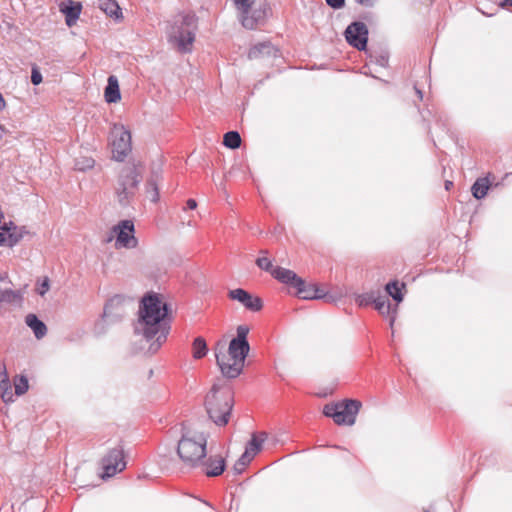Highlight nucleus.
I'll return each instance as SVG.
<instances>
[{"instance_id": "6e6552de", "label": "nucleus", "mask_w": 512, "mask_h": 512, "mask_svg": "<svg viewBox=\"0 0 512 512\" xmlns=\"http://www.w3.org/2000/svg\"><path fill=\"white\" fill-rule=\"evenodd\" d=\"M238 17L242 25L247 29H254L265 19V10L254 7L256 0H233Z\"/></svg>"}, {"instance_id": "de8ad7c7", "label": "nucleus", "mask_w": 512, "mask_h": 512, "mask_svg": "<svg viewBox=\"0 0 512 512\" xmlns=\"http://www.w3.org/2000/svg\"><path fill=\"white\" fill-rule=\"evenodd\" d=\"M4 131V127L0 124V139L2 138Z\"/></svg>"}, {"instance_id": "f3484780", "label": "nucleus", "mask_w": 512, "mask_h": 512, "mask_svg": "<svg viewBox=\"0 0 512 512\" xmlns=\"http://www.w3.org/2000/svg\"><path fill=\"white\" fill-rule=\"evenodd\" d=\"M294 288L297 295L305 300L322 299L325 297V292L322 289L315 284H307L302 278L298 280Z\"/></svg>"}, {"instance_id": "37998d69", "label": "nucleus", "mask_w": 512, "mask_h": 512, "mask_svg": "<svg viewBox=\"0 0 512 512\" xmlns=\"http://www.w3.org/2000/svg\"><path fill=\"white\" fill-rule=\"evenodd\" d=\"M186 204H187V208L191 209V210H193L197 207V202L194 199H188Z\"/></svg>"}, {"instance_id": "c85d7f7f", "label": "nucleus", "mask_w": 512, "mask_h": 512, "mask_svg": "<svg viewBox=\"0 0 512 512\" xmlns=\"http://www.w3.org/2000/svg\"><path fill=\"white\" fill-rule=\"evenodd\" d=\"M99 7L110 17L117 19L122 15L121 9L115 0H101Z\"/></svg>"}, {"instance_id": "f704fd0d", "label": "nucleus", "mask_w": 512, "mask_h": 512, "mask_svg": "<svg viewBox=\"0 0 512 512\" xmlns=\"http://www.w3.org/2000/svg\"><path fill=\"white\" fill-rule=\"evenodd\" d=\"M376 292L371 291L368 293L359 294L356 297V303L359 306H367L369 304H372L374 301V295Z\"/></svg>"}, {"instance_id": "f257e3e1", "label": "nucleus", "mask_w": 512, "mask_h": 512, "mask_svg": "<svg viewBox=\"0 0 512 512\" xmlns=\"http://www.w3.org/2000/svg\"><path fill=\"white\" fill-rule=\"evenodd\" d=\"M139 317L134 326L135 334L142 336L150 345L147 354L156 353L166 341L170 331L167 319L168 305L158 294H148L141 300Z\"/></svg>"}, {"instance_id": "7c9ffc66", "label": "nucleus", "mask_w": 512, "mask_h": 512, "mask_svg": "<svg viewBox=\"0 0 512 512\" xmlns=\"http://www.w3.org/2000/svg\"><path fill=\"white\" fill-rule=\"evenodd\" d=\"M266 439V434L261 433L259 435L253 434L251 440L248 442L245 451L253 453L255 456L262 448V444Z\"/></svg>"}, {"instance_id": "b1692460", "label": "nucleus", "mask_w": 512, "mask_h": 512, "mask_svg": "<svg viewBox=\"0 0 512 512\" xmlns=\"http://www.w3.org/2000/svg\"><path fill=\"white\" fill-rule=\"evenodd\" d=\"M25 322L27 326L32 329L37 339H41L46 335V325L40 319H38L35 314H28L26 316Z\"/></svg>"}, {"instance_id": "4be33fe9", "label": "nucleus", "mask_w": 512, "mask_h": 512, "mask_svg": "<svg viewBox=\"0 0 512 512\" xmlns=\"http://www.w3.org/2000/svg\"><path fill=\"white\" fill-rule=\"evenodd\" d=\"M277 49L270 42H263L253 46L249 53V59L276 56Z\"/></svg>"}, {"instance_id": "2f4dec72", "label": "nucleus", "mask_w": 512, "mask_h": 512, "mask_svg": "<svg viewBox=\"0 0 512 512\" xmlns=\"http://www.w3.org/2000/svg\"><path fill=\"white\" fill-rule=\"evenodd\" d=\"M223 144L230 149H237L241 145V137L237 131H229L224 135Z\"/></svg>"}, {"instance_id": "a18cd8bd", "label": "nucleus", "mask_w": 512, "mask_h": 512, "mask_svg": "<svg viewBox=\"0 0 512 512\" xmlns=\"http://www.w3.org/2000/svg\"><path fill=\"white\" fill-rule=\"evenodd\" d=\"M451 186H452V182H451V181H446V183H445V188H446L447 190H449Z\"/></svg>"}, {"instance_id": "20e7f679", "label": "nucleus", "mask_w": 512, "mask_h": 512, "mask_svg": "<svg viewBox=\"0 0 512 512\" xmlns=\"http://www.w3.org/2000/svg\"><path fill=\"white\" fill-rule=\"evenodd\" d=\"M207 438L203 433L184 434L178 442L177 454L189 468H198L207 456Z\"/></svg>"}, {"instance_id": "79ce46f5", "label": "nucleus", "mask_w": 512, "mask_h": 512, "mask_svg": "<svg viewBox=\"0 0 512 512\" xmlns=\"http://www.w3.org/2000/svg\"><path fill=\"white\" fill-rule=\"evenodd\" d=\"M358 4L365 7H372L376 3L377 0H355Z\"/></svg>"}, {"instance_id": "9d476101", "label": "nucleus", "mask_w": 512, "mask_h": 512, "mask_svg": "<svg viewBox=\"0 0 512 512\" xmlns=\"http://www.w3.org/2000/svg\"><path fill=\"white\" fill-rule=\"evenodd\" d=\"M112 234L115 235V247L120 248H134L137 246V239L134 236V224L130 220H123L115 225L112 229Z\"/></svg>"}, {"instance_id": "f03ea898", "label": "nucleus", "mask_w": 512, "mask_h": 512, "mask_svg": "<svg viewBox=\"0 0 512 512\" xmlns=\"http://www.w3.org/2000/svg\"><path fill=\"white\" fill-rule=\"evenodd\" d=\"M249 328L246 325L237 327V336L233 338L225 352V341H218L215 345V357L221 373L226 378L238 377L244 368L245 359L250 351L247 341Z\"/></svg>"}, {"instance_id": "dca6fc26", "label": "nucleus", "mask_w": 512, "mask_h": 512, "mask_svg": "<svg viewBox=\"0 0 512 512\" xmlns=\"http://www.w3.org/2000/svg\"><path fill=\"white\" fill-rule=\"evenodd\" d=\"M225 467L226 464L224 457L221 455H211L208 458L205 457L199 468L206 476L217 477L224 472Z\"/></svg>"}, {"instance_id": "412c9836", "label": "nucleus", "mask_w": 512, "mask_h": 512, "mask_svg": "<svg viewBox=\"0 0 512 512\" xmlns=\"http://www.w3.org/2000/svg\"><path fill=\"white\" fill-rule=\"evenodd\" d=\"M272 276L279 282L289 285L293 288L298 283V280H300V277L295 272L279 266H276L272 270Z\"/></svg>"}, {"instance_id": "0eeeda50", "label": "nucleus", "mask_w": 512, "mask_h": 512, "mask_svg": "<svg viewBox=\"0 0 512 512\" xmlns=\"http://www.w3.org/2000/svg\"><path fill=\"white\" fill-rule=\"evenodd\" d=\"M362 404L358 400L346 399L336 403H329L323 407V414L334 420L337 425H354L356 416Z\"/></svg>"}, {"instance_id": "473e14b6", "label": "nucleus", "mask_w": 512, "mask_h": 512, "mask_svg": "<svg viewBox=\"0 0 512 512\" xmlns=\"http://www.w3.org/2000/svg\"><path fill=\"white\" fill-rule=\"evenodd\" d=\"M13 383L15 388V394L17 396L25 394L29 388L28 379L24 375L16 376L14 378Z\"/></svg>"}, {"instance_id": "9b49d317", "label": "nucleus", "mask_w": 512, "mask_h": 512, "mask_svg": "<svg viewBox=\"0 0 512 512\" xmlns=\"http://www.w3.org/2000/svg\"><path fill=\"white\" fill-rule=\"evenodd\" d=\"M128 304L129 302L120 295L112 297L104 307L103 319L107 323H114L121 320L127 313Z\"/></svg>"}, {"instance_id": "58836bf2", "label": "nucleus", "mask_w": 512, "mask_h": 512, "mask_svg": "<svg viewBox=\"0 0 512 512\" xmlns=\"http://www.w3.org/2000/svg\"><path fill=\"white\" fill-rule=\"evenodd\" d=\"M253 458V453H248L247 451H244V453L240 456L238 461H240V464H244L247 466L252 461Z\"/></svg>"}, {"instance_id": "f8f14e48", "label": "nucleus", "mask_w": 512, "mask_h": 512, "mask_svg": "<svg viewBox=\"0 0 512 512\" xmlns=\"http://www.w3.org/2000/svg\"><path fill=\"white\" fill-rule=\"evenodd\" d=\"M346 41L358 50H365L368 41V29L363 22H353L345 30Z\"/></svg>"}, {"instance_id": "e433bc0d", "label": "nucleus", "mask_w": 512, "mask_h": 512, "mask_svg": "<svg viewBox=\"0 0 512 512\" xmlns=\"http://www.w3.org/2000/svg\"><path fill=\"white\" fill-rule=\"evenodd\" d=\"M50 288V280L48 277H44L41 281L38 280L36 291L40 296H44Z\"/></svg>"}, {"instance_id": "4468645a", "label": "nucleus", "mask_w": 512, "mask_h": 512, "mask_svg": "<svg viewBox=\"0 0 512 512\" xmlns=\"http://www.w3.org/2000/svg\"><path fill=\"white\" fill-rule=\"evenodd\" d=\"M229 297L240 302L246 309L253 312L260 311L263 306L262 300L259 297L253 296L242 288L230 290Z\"/></svg>"}, {"instance_id": "6ab92c4d", "label": "nucleus", "mask_w": 512, "mask_h": 512, "mask_svg": "<svg viewBox=\"0 0 512 512\" xmlns=\"http://www.w3.org/2000/svg\"><path fill=\"white\" fill-rule=\"evenodd\" d=\"M373 304L375 306V309L379 313H381L382 315L390 316V326L392 327L396 320L397 306L392 308L388 299L384 296L379 295L378 293H375L374 295Z\"/></svg>"}, {"instance_id": "c03bdc74", "label": "nucleus", "mask_w": 512, "mask_h": 512, "mask_svg": "<svg viewBox=\"0 0 512 512\" xmlns=\"http://www.w3.org/2000/svg\"><path fill=\"white\" fill-rule=\"evenodd\" d=\"M499 6L503 9L507 7H512V0H503L499 3Z\"/></svg>"}, {"instance_id": "cd10ccee", "label": "nucleus", "mask_w": 512, "mask_h": 512, "mask_svg": "<svg viewBox=\"0 0 512 512\" xmlns=\"http://www.w3.org/2000/svg\"><path fill=\"white\" fill-rule=\"evenodd\" d=\"M405 289V284H399L398 281H392L386 284L385 291L391 296L397 303L402 302L403 294L402 290Z\"/></svg>"}, {"instance_id": "09e8293b", "label": "nucleus", "mask_w": 512, "mask_h": 512, "mask_svg": "<svg viewBox=\"0 0 512 512\" xmlns=\"http://www.w3.org/2000/svg\"><path fill=\"white\" fill-rule=\"evenodd\" d=\"M416 92H417L418 96H419L420 98H422V91H420V90H416Z\"/></svg>"}, {"instance_id": "393cba45", "label": "nucleus", "mask_w": 512, "mask_h": 512, "mask_svg": "<svg viewBox=\"0 0 512 512\" xmlns=\"http://www.w3.org/2000/svg\"><path fill=\"white\" fill-rule=\"evenodd\" d=\"M22 301V294L18 290H1L0 291V307L4 305H19Z\"/></svg>"}, {"instance_id": "4c0bfd02", "label": "nucleus", "mask_w": 512, "mask_h": 512, "mask_svg": "<svg viewBox=\"0 0 512 512\" xmlns=\"http://www.w3.org/2000/svg\"><path fill=\"white\" fill-rule=\"evenodd\" d=\"M31 82L34 85H39L42 82V75L38 69L33 68L31 73Z\"/></svg>"}, {"instance_id": "ea45409f", "label": "nucleus", "mask_w": 512, "mask_h": 512, "mask_svg": "<svg viewBox=\"0 0 512 512\" xmlns=\"http://www.w3.org/2000/svg\"><path fill=\"white\" fill-rule=\"evenodd\" d=\"M327 5L333 9H340L345 5V0H325Z\"/></svg>"}, {"instance_id": "2eb2a0df", "label": "nucleus", "mask_w": 512, "mask_h": 512, "mask_svg": "<svg viewBox=\"0 0 512 512\" xmlns=\"http://www.w3.org/2000/svg\"><path fill=\"white\" fill-rule=\"evenodd\" d=\"M22 237L21 229L12 221L3 222L2 226H0V246L13 247Z\"/></svg>"}, {"instance_id": "39448f33", "label": "nucleus", "mask_w": 512, "mask_h": 512, "mask_svg": "<svg viewBox=\"0 0 512 512\" xmlns=\"http://www.w3.org/2000/svg\"><path fill=\"white\" fill-rule=\"evenodd\" d=\"M196 17L193 14L180 15L170 26L167 34L170 43L175 45L180 52L191 51L195 40Z\"/></svg>"}, {"instance_id": "bb28decb", "label": "nucleus", "mask_w": 512, "mask_h": 512, "mask_svg": "<svg viewBox=\"0 0 512 512\" xmlns=\"http://www.w3.org/2000/svg\"><path fill=\"white\" fill-rule=\"evenodd\" d=\"M489 186L490 182L487 177L478 178L471 187L473 197L478 200L483 199L487 195Z\"/></svg>"}, {"instance_id": "7ed1b4c3", "label": "nucleus", "mask_w": 512, "mask_h": 512, "mask_svg": "<svg viewBox=\"0 0 512 512\" xmlns=\"http://www.w3.org/2000/svg\"><path fill=\"white\" fill-rule=\"evenodd\" d=\"M205 407L209 418L217 426L229 422L233 408V396L230 387L222 380L215 382L206 396Z\"/></svg>"}, {"instance_id": "72a5a7b5", "label": "nucleus", "mask_w": 512, "mask_h": 512, "mask_svg": "<svg viewBox=\"0 0 512 512\" xmlns=\"http://www.w3.org/2000/svg\"><path fill=\"white\" fill-rule=\"evenodd\" d=\"M94 160L89 157H82L76 160L75 167L79 171H85L87 169H90L94 166Z\"/></svg>"}, {"instance_id": "1a4fd4ad", "label": "nucleus", "mask_w": 512, "mask_h": 512, "mask_svg": "<svg viewBox=\"0 0 512 512\" xmlns=\"http://www.w3.org/2000/svg\"><path fill=\"white\" fill-rule=\"evenodd\" d=\"M110 139L113 157L122 161L131 150V135L121 124H114L111 128Z\"/></svg>"}, {"instance_id": "c9c22d12", "label": "nucleus", "mask_w": 512, "mask_h": 512, "mask_svg": "<svg viewBox=\"0 0 512 512\" xmlns=\"http://www.w3.org/2000/svg\"><path fill=\"white\" fill-rule=\"evenodd\" d=\"M256 265L264 270V271H267V272H270L272 274V270L275 268L271 262L270 259H268L267 257L263 256V257H259L257 258L256 260Z\"/></svg>"}, {"instance_id": "a878e982", "label": "nucleus", "mask_w": 512, "mask_h": 512, "mask_svg": "<svg viewBox=\"0 0 512 512\" xmlns=\"http://www.w3.org/2000/svg\"><path fill=\"white\" fill-rule=\"evenodd\" d=\"M0 396L5 403L14 401V394L12 392L11 384L5 370L0 375Z\"/></svg>"}, {"instance_id": "a19ab883", "label": "nucleus", "mask_w": 512, "mask_h": 512, "mask_svg": "<svg viewBox=\"0 0 512 512\" xmlns=\"http://www.w3.org/2000/svg\"><path fill=\"white\" fill-rule=\"evenodd\" d=\"M245 468H246V465L240 464V461H238V460L236 461V463L233 466V470L236 474H241Z\"/></svg>"}, {"instance_id": "423d86ee", "label": "nucleus", "mask_w": 512, "mask_h": 512, "mask_svg": "<svg viewBox=\"0 0 512 512\" xmlns=\"http://www.w3.org/2000/svg\"><path fill=\"white\" fill-rule=\"evenodd\" d=\"M141 181V169L136 164L125 165L118 176L115 193L121 205H126L137 191Z\"/></svg>"}, {"instance_id": "5701e85b", "label": "nucleus", "mask_w": 512, "mask_h": 512, "mask_svg": "<svg viewBox=\"0 0 512 512\" xmlns=\"http://www.w3.org/2000/svg\"><path fill=\"white\" fill-rule=\"evenodd\" d=\"M104 97L108 103H116L121 99L118 79L114 75H110L107 80Z\"/></svg>"}, {"instance_id": "aec40b11", "label": "nucleus", "mask_w": 512, "mask_h": 512, "mask_svg": "<svg viewBox=\"0 0 512 512\" xmlns=\"http://www.w3.org/2000/svg\"><path fill=\"white\" fill-rule=\"evenodd\" d=\"M160 178H161L160 166L153 167L151 170V175L146 184V194H147V197L152 202H157L159 199L158 181Z\"/></svg>"}, {"instance_id": "c756f323", "label": "nucleus", "mask_w": 512, "mask_h": 512, "mask_svg": "<svg viewBox=\"0 0 512 512\" xmlns=\"http://www.w3.org/2000/svg\"><path fill=\"white\" fill-rule=\"evenodd\" d=\"M208 352L207 343L204 338L196 337L192 344V356L194 359H201Z\"/></svg>"}, {"instance_id": "ddd939ff", "label": "nucleus", "mask_w": 512, "mask_h": 512, "mask_svg": "<svg viewBox=\"0 0 512 512\" xmlns=\"http://www.w3.org/2000/svg\"><path fill=\"white\" fill-rule=\"evenodd\" d=\"M104 473L102 478H110L117 472H121L125 466L123 450L121 448L111 449L102 460Z\"/></svg>"}, {"instance_id": "a211bd4d", "label": "nucleus", "mask_w": 512, "mask_h": 512, "mask_svg": "<svg viewBox=\"0 0 512 512\" xmlns=\"http://www.w3.org/2000/svg\"><path fill=\"white\" fill-rule=\"evenodd\" d=\"M81 4L71 0L62 1L59 4V10L65 15L66 24L73 26L81 13Z\"/></svg>"}, {"instance_id": "49530a36", "label": "nucleus", "mask_w": 512, "mask_h": 512, "mask_svg": "<svg viewBox=\"0 0 512 512\" xmlns=\"http://www.w3.org/2000/svg\"><path fill=\"white\" fill-rule=\"evenodd\" d=\"M477 10H478L479 12H481L483 15L487 16V17H491V16H493V14H488V13H486V12L482 11L480 8H478Z\"/></svg>"}]
</instances>
